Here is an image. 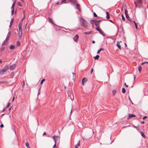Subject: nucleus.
Returning <instances> with one entry per match:
<instances>
[{
  "label": "nucleus",
  "instance_id": "25",
  "mask_svg": "<svg viewBox=\"0 0 148 148\" xmlns=\"http://www.w3.org/2000/svg\"><path fill=\"white\" fill-rule=\"evenodd\" d=\"M15 47L14 45H10V49H14Z\"/></svg>",
  "mask_w": 148,
  "mask_h": 148
},
{
  "label": "nucleus",
  "instance_id": "9",
  "mask_svg": "<svg viewBox=\"0 0 148 148\" xmlns=\"http://www.w3.org/2000/svg\"><path fill=\"white\" fill-rule=\"evenodd\" d=\"M70 2L74 5L76 4L77 2L76 0H69Z\"/></svg>",
  "mask_w": 148,
  "mask_h": 148
},
{
  "label": "nucleus",
  "instance_id": "30",
  "mask_svg": "<svg viewBox=\"0 0 148 148\" xmlns=\"http://www.w3.org/2000/svg\"><path fill=\"white\" fill-rule=\"evenodd\" d=\"M138 71H139V73H140L141 71L142 67L141 66H140L138 68Z\"/></svg>",
  "mask_w": 148,
  "mask_h": 148
},
{
  "label": "nucleus",
  "instance_id": "4",
  "mask_svg": "<svg viewBox=\"0 0 148 148\" xmlns=\"http://www.w3.org/2000/svg\"><path fill=\"white\" fill-rule=\"evenodd\" d=\"M79 36L78 35H75L73 38L75 42H77Z\"/></svg>",
  "mask_w": 148,
  "mask_h": 148
},
{
  "label": "nucleus",
  "instance_id": "34",
  "mask_svg": "<svg viewBox=\"0 0 148 148\" xmlns=\"http://www.w3.org/2000/svg\"><path fill=\"white\" fill-rule=\"evenodd\" d=\"M12 9L11 14H12V15L13 14L14 12V9L12 8V9Z\"/></svg>",
  "mask_w": 148,
  "mask_h": 148
},
{
  "label": "nucleus",
  "instance_id": "57",
  "mask_svg": "<svg viewBox=\"0 0 148 148\" xmlns=\"http://www.w3.org/2000/svg\"><path fill=\"white\" fill-rule=\"evenodd\" d=\"M92 42L93 43H95V41L94 40L92 41Z\"/></svg>",
  "mask_w": 148,
  "mask_h": 148
},
{
  "label": "nucleus",
  "instance_id": "29",
  "mask_svg": "<svg viewBox=\"0 0 148 148\" xmlns=\"http://www.w3.org/2000/svg\"><path fill=\"white\" fill-rule=\"evenodd\" d=\"M122 92L123 93H125V91H126L125 89L124 88H122Z\"/></svg>",
  "mask_w": 148,
  "mask_h": 148
},
{
  "label": "nucleus",
  "instance_id": "8",
  "mask_svg": "<svg viewBox=\"0 0 148 148\" xmlns=\"http://www.w3.org/2000/svg\"><path fill=\"white\" fill-rule=\"evenodd\" d=\"M127 10H125V16L126 18L128 20H129V16L127 14Z\"/></svg>",
  "mask_w": 148,
  "mask_h": 148
},
{
  "label": "nucleus",
  "instance_id": "23",
  "mask_svg": "<svg viewBox=\"0 0 148 148\" xmlns=\"http://www.w3.org/2000/svg\"><path fill=\"white\" fill-rule=\"evenodd\" d=\"M15 1H14V2L13 4H12V7L11 8V9L14 8L15 6Z\"/></svg>",
  "mask_w": 148,
  "mask_h": 148
},
{
  "label": "nucleus",
  "instance_id": "38",
  "mask_svg": "<svg viewBox=\"0 0 148 148\" xmlns=\"http://www.w3.org/2000/svg\"><path fill=\"white\" fill-rule=\"evenodd\" d=\"M121 16H122V20L123 21H125V18L124 17V16L123 15V14H122Z\"/></svg>",
  "mask_w": 148,
  "mask_h": 148
},
{
  "label": "nucleus",
  "instance_id": "22",
  "mask_svg": "<svg viewBox=\"0 0 148 148\" xmlns=\"http://www.w3.org/2000/svg\"><path fill=\"white\" fill-rule=\"evenodd\" d=\"M116 90H113L112 91V93L113 95H114L116 93Z\"/></svg>",
  "mask_w": 148,
  "mask_h": 148
},
{
  "label": "nucleus",
  "instance_id": "39",
  "mask_svg": "<svg viewBox=\"0 0 148 148\" xmlns=\"http://www.w3.org/2000/svg\"><path fill=\"white\" fill-rule=\"evenodd\" d=\"M9 38L6 37L5 41L7 43L8 40H9Z\"/></svg>",
  "mask_w": 148,
  "mask_h": 148
},
{
  "label": "nucleus",
  "instance_id": "5",
  "mask_svg": "<svg viewBox=\"0 0 148 148\" xmlns=\"http://www.w3.org/2000/svg\"><path fill=\"white\" fill-rule=\"evenodd\" d=\"M97 21V20H91L90 21V23L92 25H94V24H95L96 22Z\"/></svg>",
  "mask_w": 148,
  "mask_h": 148
},
{
  "label": "nucleus",
  "instance_id": "26",
  "mask_svg": "<svg viewBox=\"0 0 148 148\" xmlns=\"http://www.w3.org/2000/svg\"><path fill=\"white\" fill-rule=\"evenodd\" d=\"M99 58V56L98 55H97L95 57H94V59L98 60Z\"/></svg>",
  "mask_w": 148,
  "mask_h": 148
},
{
  "label": "nucleus",
  "instance_id": "32",
  "mask_svg": "<svg viewBox=\"0 0 148 148\" xmlns=\"http://www.w3.org/2000/svg\"><path fill=\"white\" fill-rule=\"evenodd\" d=\"M16 45L18 46H20L21 45V43L19 41H17L16 42Z\"/></svg>",
  "mask_w": 148,
  "mask_h": 148
},
{
  "label": "nucleus",
  "instance_id": "56",
  "mask_svg": "<svg viewBox=\"0 0 148 148\" xmlns=\"http://www.w3.org/2000/svg\"><path fill=\"white\" fill-rule=\"evenodd\" d=\"M40 89H39V90H38L39 92H38V95H39V94H40L39 92H40Z\"/></svg>",
  "mask_w": 148,
  "mask_h": 148
},
{
  "label": "nucleus",
  "instance_id": "60",
  "mask_svg": "<svg viewBox=\"0 0 148 148\" xmlns=\"http://www.w3.org/2000/svg\"><path fill=\"white\" fill-rule=\"evenodd\" d=\"M66 0H62V2H64V1H65Z\"/></svg>",
  "mask_w": 148,
  "mask_h": 148
},
{
  "label": "nucleus",
  "instance_id": "11",
  "mask_svg": "<svg viewBox=\"0 0 148 148\" xmlns=\"http://www.w3.org/2000/svg\"><path fill=\"white\" fill-rule=\"evenodd\" d=\"M101 21V20L97 21L96 22V23L95 24V25H96V27H99V21Z\"/></svg>",
  "mask_w": 148,
  "mask_h": 148
},
{
  "label": "nucleus",
  "instance_id": "16",
  "mask_svg": "<svg viewBox=\"0 0 148 148\" xmlns=\"http://www.w3.org/2000/svg\"><path fill=\"white\" fill-rule=\"evenodd\" d=\"M99 32L103 36H105V33L101 30H100Z\"/></svg>",
  "mask_w": 148,
  "mask_h": 148
},
{
  "label": "nucleus",
  "instance_id": "18",
  "mask_svg": "<svg viewBox=\"0 0 148 148\" xmlns=\"http://www.w3.org/2000/svg\"><path fill=\"white\" fill-rule=\"evenodd\" d=\"M48 20L51 23L53 24V20L52 18H48Z\"/></svg>",
  "mask_w": 148,
  "mask_h": 148
},
{
  "label": "nucleus",
  "instance_id": "45",
  "mask_svg": "<svg viewBox=\"0 0 148 148\" xmlns=\"http://www.w3.org/2000/svg\"><path fill=\"white\" fill-rule=\"evenodd\" d=\"M10 104V103H8L7 106L6 107V108H7L9 106Z\"/></svg>",
  "mask_w": 148,
  "mask_h": 148
},
{
  "label": "nucleus",
  "instance_id": "6",
  "mask_svg": "<svg viewBox=\"0 0 148 148\" xmlns=\"http://www.w3.org/2000/svg\"><path fill=\"white\" fill-rule=\"evenodd\" d=\"M16 65L15 64H12L10 66V70H13L16 67Z\"/></svg>",
  "mask_w": 148,
  "mask_h": 148
},
{
  "label": "nucleus",
  "instance_id": "13",
  "mask_svg": "<svg viewBox=\"0 0 148 148\" xmlns=\"http://www.w3.org/2000/svg\"><path fill=\"white\" fill-rule=\"evenodd\" d=\"M22 32H18V36L19 38V39H20L21 38L22 36Z\"/></svg>",
  "mask_w": 148,
  "mask_h": 148
},
{
  "label": "nucleus",
  "instance_id": "7",
  "mask_svg": "<svg viewBox=\"0 0 148 148\" xmlns=\"http://www.w3.org/2000/svg\"><path fill=\"white\" fill-rule=\"evenodd\" d=\"M122 41H117V43L116 44V46H117V47H118V48L121 50V46L120 45V43Z\"/></svg>",
  "mask_w": 148,
  "mask_h": 148
},
{
  "label": "nucleus",
  "instance_id": "2",
  "mask_svg": "<svg viewBox=\"0 0 148 148\" xmlns=\"http://www.w3.org/2000/svg\"><path fill=\"white\" fill-rule=\"evenodd\" d=\"M8 68V66L7 65H5L3 68L0 69V75H3L4 74L5 72L6 71Z\"/></svg>",
  "mask_w": 148,
  "mask_h": 148
},
{
  "label": "nucleus",
  "instance_id": "61",
  "mask_svg": "<svg viewBox=\"0 0 148 148\" xmlns=\"http://www.w3.org/2000/svg\"><path fill=\"white\" fill-rule=\"evenodd\" d=\"M145 123V122H144V121H143V122H141V123H142V124H143V123Z\"/></svg>",
  "mask_w": 148,
  "mask_h": 148
},
{
  "label": "nucleus",
  "instance_id": "40",
  "mask_svg": "<svg viewBox=\"0 0 148 148\" xmlns=\"http://www.w3.org/2000/svg\"><path fill=\"white\" fill-rule=\"evenodd\" d=\"M5 49V47H1L0 49V50L1 51H3Z\"/></svg>",
  "mask_w": 148,
  "mask_h": 148
},
{
  "label": "nucleus",
  "instance_id": "52",
  "mask_svg": "<svg viewBox=\"0 0 148 148\" xmlns=\"http://www.w3.org/2000/svg\"><path fill=\"white\" fill-rule=\"evenodd\" d=\"M59 3V2H57L56 3V5H58V4Z\"/></svg>",
  "mask_w": 148,
  "mask_h": 148
},
{
  "label": "nucleus",
  "instance_id": "42",
  "mask_svg": "<svg viewBox=\"0 0 148 148\" xmlns=\"http://www.w3.org/2000/svg\"><path fill=\"white\" fill-rule=\"evenodd\" d=\"M45 81V79H42V81H41V82H40V84H42L43 82H44V81Z\"/></svg>",
  "mask_w": 148,
  "mask_h": 148
},
{
  "label": "nucleus",
  "instance_id": "55",
  "mask_svg": "<svg viewBox=\"0 0 148 148\" xmlns=\"http://www.w3.org/2000/svg\"><path fill=\"white\" fill-rule=\"evenodd\" d=\"M2 62V60H0V63H1Z\"/></svg>",
  "mask_w": 148,
  "mask_h": 148
},
{
  "label": "nucleus",
  "instance_id": "50",
  "mask_svg": "<svg viewBox=\"0 0 148 148\" xmlns=\"http://www.w3.org/2000/svg\"><path fill=\"white\" fill-rule=\"evenodd\" d=\"M93 69L92 68V69L91 70V73H92V71H93Z\"/></svg>",
  "mask_w": 148,
  "mask_h": 148
},
{
  "label": "nucleus",
  "instance_id": "43",
  "mask_svg": "<svg viewBox=\"0 0 148 148\" xmlns=\"http://www.w3.org/2000/svg\"><path fill=\"white\" fill-rule=\"evenodd\" d=\"M93 15H94V17H97V15L96 14V13L95 12L94 13Z\"/></svg>",
  "mask_w": 148,
  "mask_h": 148
},
{
  "label": "nucleus",
  "instance_id": "27",
  "mask_svg": "<svg viewBox=\"0 0 148 148\" xmlns=\"http://www.w3.org/2000/svg\"><path fill=\"white\" fill-rule=\"evenodd\" d=\"M103 50V49H102V48H100L99 49L97 52V54H98L100 52V51H101V50Z\"/></svg>",
  "mask_w": 148,
  "mask_h": 148
},
{
  "label": "nucleus",
  "instance_id": "53",
  "mask_svg": "<svg viewBox=\"0 0 148 148\" xmlns=\"http://www.w3.org/2000/svg\"><path fill=\"white\" fill-rule=\"evenodd\" d=\"M145 64V62H143L141 64V65H143L144 64Z\"/></svg>",
  "mask_w": 148,
  "mask_h": 148
},
{
  "label": "nucleus",
  "instance_id": "28",
  "mask_svg": "<svg viewBox=\"0 0 148 148\" xmlns=\"http://www.w3.org/2000/svg\"><path fill=\"white\" fill-rule=\"evenodd\" d=\"M134 23L135 25L136 28L137 29H138V25H137L135 21H134Z\"/></svg>",
  "mask_w": 148,
  "mask_h": 148
},
{
  "label": "nucleus",
  "instance_id": "41",
  "mask_svg": "<svg viewBox=\"0 0 148 148\" xmlns=\"http://www.w3.org/2000/svg\"><path fill=\"white\" fill-rule=\"evenodd\" d=\"M6 43H7L6 42H5V41H3L2 43V46H3L5 45V44Z\"/></svg>",
  "mask_w": 148,
  "mask_h": 148
},
{
  "label": "nucleus",
  "instance_id": "35",
  "mask_svg": "<svg viewBox=\"0 0 148 148\" xmlns=\"http://www.w3.org/2000/svg\"><path fill=\"white\" fill-rule=\"evenodd\" d=\"M17 5L18 6H20L21 7L22 6V5L21 4V3L20 2H18V3H17Z\"/></svg>",
  "mask_w": 148,
  "mask_h": 148
},
{
  "label": "nucleus",
  "instance_id": "54",
  "mask_svg": "<svg viewBox=\"0 0 148 148\" xmlns=\"http://www.w3.org/2000/svg\"><path fill=\"white\" fill-rule=\"evenodd\" d=\"M46 134V133L45 132L43 134V135H45Z\"/></svg>",
  "mask_w": 148,
  "mask_h": 148
},
{
  "label": "nucleus",
  "instance_id": "58",
  "mask_svg": "<svg viewBox=\"0 0 148 148\" xmlns=\"http://www.w3.org/2000/svg\"><path fill=\"white\" fill-rule=\"evenodd\" d=\"M145 62V63H147L148 64V62Z\"/></svg>",
  "mask_w": 148,
  "mask_h": 148
},
{
  "label": "nucleus",
  "instance_id": "44",
  "mask_svg": "<svg viewBox=\"0 0 148 148\" xmlns=\"http://www.w3.org/2000/svg\"><path fill=\"white\" fill-rule=\"evenodd\" d=\"M0 127H1L2 128V127H3L4 126H3V124H1V125H0Z\"/></svg>",
  "mask_w": 148,
  "mask_h": 148
},
{
  "label": "nucleus",
  "instance_id": "24",
  "mask_svg": "<svg viewBox=\"0 0 148 148\" xmlns=\"http://www.w3.org/2000/svg\"><path fill=\"white\" fill-rule=\"evenodd\" d=\"M91 33V31H90L89 32H84V34H89Z\"/></svg>",
  "mask_w": 148,
  "mask_h": 148
},
{
  "label": "nucleus",
  "instance_id": "31",
  "mask_svg": "<svg viewBox=\"0 0 148 148\" xmlns=\"http://www.w3.org/2000/svg\"><path fill=\"white\" fill-rule=\"evenodd\" d=\"M96 29L99 32L101 30V29L100 28V27H96Z\"/></svg>",
  "mask_w": 148,
  "mask_h": 148
},
{
  "label": "nucleus",
  "instance_id": "1",
  "mask_svg": "<svg viewBox=\"0 0 148 148\" xmlns=\"http://www.w3.org/2000/svg\"><path fill=\"white\" fill-rule=\"evenodd\" d=\"M79 20L81 25L86 28L88 27V23L84 19L82 18H80Z\"/></svg>",
  "mask_w": 148,
  "mask_h": 148
},
{
  "label": "nucleus",
  "instance_id": "47",
  "mask_svg": "<svg viewBox=\"0 0 148 148\" xmlns=\"http://www.w3.org/2000/svg\"><path fill=\"white\" fill-rule=\"evenodd\" d=\"M56 143H55L54 145H53V148H55V147H56Z\"/></svg>",
  "mask_w": 148,
  "mask_h": 148
},
{
  "label": "nucleus",
  "instance_id": "59",
  "mask_svg": "<svg viewBox=\"0 0 148 148\" xmlns=\"http://www.w3.org/2000/svg\"><path fill=\"white\" fill-rule=\"evenodd\" d=\"M134 127L136 128H137V127L135 126H134Z\"/></svg>",
  "mask_w": 148,
  "mask_h": 148
},
{
  "label": "nucleus",
  "instance_id": "19",
  "mask_svg": "<svg viewBox=\"0 0 148 148\" xmlns=\"http://www.w3.org/2000/svg\"><path fill=\"white\" fill-rule=\"evenodd\" d=\"M106 18L107 19H109L110 18V16L109 13L107 12H106Z\"/></svg>",
  "mask_w": 148,
  "mask_h": 148
},
{
  "label": "nucleus",
  "instance_id": "62",
  "mask_svg": "<svg viewBox=\"0 0 148 148\" xmlns=\"http://www.w3.org/2000/svg\"><path fill=\"white\" fill-rule=\"evenodd\" d=\"M110 22H112V23H113V21H111V20H110Z\"/></svg>",
  "mask_w": 148,
  "mask_h": 148
},
{
  "label": "nucleus",
  "instance_id": "3",
  "mask_svg": "<svg viewBox=\"0 0 148 148\" xmlns=\"http://www.w3.org/2000/svg\"><path fill=\"white\" fill-rule=\"evenodd\" d=\"M59 138V137L58 136H54L53 137V139L56 143L57 141L58 140Z\"/></svg>",
  "mask_w": 148,
  "mask_h": 148
},
{
  "label": "nucleus",
  "instance_id": "48",
  "mask_svg": "<svg viewBox=\"0 0 148 148\" xmlns=\"http://www.w3.org/2000/svg\"><path fill=\"white\" fill-rule=\"evenodd\" d=\"M134 3L135 4V5H136V7H137V5L136 3V1H134Z\"/></svg>",
  "mask_w": 148,
  "mask_h": 148
},
{
  "label": "nucleus",
  "instance_id": "33",
  "mask_svg": "<svg viewBox=\"0 0 148 148\" xmlns=\"http://www.w3.org/2000/svg\"><path fill=\"white\" fill-rule=\"evenodd\" d=\"M140 133H141V136L145 138V135H144V133L142 132H141Z\"/></svg>",
  "mask_w": 148,
  "mask_h": 148
},
{
  "label": "nucleus",
  "instance_id": "51",
  "mask_svg": "<svg viewBox=\"0 0 148 148\" xmlns=\"http://www.w3.org/2000/svg\"><path fill=\"white\" fill-rule=\"evenodd\" d=\"M25 18V16H24V17L22 19L21 22H22V21H23V19Z\"/></svg>",
  "mask_w": 148,
  "mask_h": 148
},
{
  "label": "nucleus",
  "instance_id": "21",
  "mask_svg": "<svg viewBox=\"0 0 148 148\" xmlns=\"http://www.w3.org/2000/svg\"><path fill=\"white\" fill-rule=\"evenodd\" d=\"M22 22H20L19 23L18 25V28H22Z\"/></svg>",
  "mask_w": 148,
  "mask_h": 148
},
{
  "label": "nucleus",
  "instance_id": "20",
  "mask_svg": "<svg viewBox=\"0 0 148 148\" xmlns=\"http://www.w3.org/2000/svg\"><path fill=\"white\" fill-rule=\"evenodd\" d=\"M76 7L77 9L79 11L80 10V6L79 4H77L76 5Z\"/></svg>",
  "mask_w": 148,
  "mask_h": 148
},
{
  "label": "nucleus",
  "instance_id": "36",
  "mask_svg": "<svg viewBox=\"0 0 148 148\" xmlns=\"http://www.w3.org/2000/svg\"><path fill=\"white\" fill-rule=\"evenodd\" d=\"M25 145L27 147H29V145L28 143L26 142L25 143Z\"/></svg>",
  "mask_w": 148,
  "mask_h": 148
},
{
  "label": "nucleus",
  "instance_id": "12",
  "mask_svg": "<svg viewBox=\"0 0 148 148\" xmlns=\"http://www.w3.org/2000/svg\"><path fill=\"white\" fill-rule=\"evenodd\" d=\"M87 81V79L85 77L82 80V84L83 85H84V83H85Z\"/></svg>",
  "mask_w": 148,
  "mask_h": 148
},
{
  "label": "nucleus",
  "instance_id": "63",
  "mask_svg": "<svg viewBox=\"0 0 148 148\" xmlns=\"http://www.w3.org/2000/svg\"><path fill=\"white\" fill-rule=\"evenodd\" d=\"M14 97H13V100H12V101H14Z\"/></svg>",
  "mask_w": 148,
  "mask_h": 148
},
{
  "label": "nucleus",
  "instance_id": "49",
  "mask_svg": "<svg viewBox=\"0 0 148 148\" xmlns=\"http://www.w3.org/2000/svg\"><path fill=\"white\" fill-rule=\"evenodd\" d=\"M125 86L127 87H128V85H127L126 84V83H125Z\"/></svg>",
  "mask_w": 148,
  "mask_h": 148
},
{
  "label": "nucleus",
  "instance_id": "15",
  "mask_svg": "<svg viewBox=\"0 0 148 148\" xmlns=\"http://www.w3.org/2000/svg\"><path fill=\"white\" fill-rule=\"evenodd\" d=\"M13 21H14V19L13 18L11 20V21L10 22V25L9 26L10 28L11 27L12 25Z\"/></svg>",
  "mask_w": 148,
  "mask_h": 148
},
{
  "label": "nucleus",
  "instance_id": "64",
  "mask_svg": "<svg viewBox=\"0 0 148 148\" xmlns=\"http://www.w3.org/2000/svg\"><path fill=\"white\" fill-rule=\"evenodd\" d=\"M5 110V109H4L3 110V112H4Z\"/></svg>",
  "mask_w": 148,
  "mask_h": 148
},
{
  "label": "nucleus",
  "instance_id": "14",
  "mask_svg": "<svg viewBox=\"0 0 148 148\" xmlns=\"http://www.w3.org/2000/svg\"><path fill=\"white\" fill-rule=\"evenodd\" d=\"M80 141L79 140L77 143V144L75 146V148H78V147L80 145Z\"/></svg>",
  "mask_w": 148,
  "mask_h": 148
},
{
  "label": "nucleus",
  "instance_id": "10",
  "mask_svg": "<svg viewBox=\"0 0 148 148\" xmlns=\"http://www.w3.org/2000/svg\"><path fill=\"white\" fill-rule=\"evenodd\" d=\"M136 115L133 114H129V116L128 118V119H130L132 117H136Z\"/></svg>",
  "mask_w": 148,
  "mask_h": 148
},
{
  "label": "nucleus",
  "instance_id": "46",
  "mask_svg": "<svg viewBox=\"0 0 148 148\" xmlns=\"http://www.w3.org/2000/svg\"><path fill=\"white\" fill-rule=\"evenodd\" d=\"M147 118V116H144L143 118V120H144L145 119Z\"/></svg>",
  "mask_w": 148,
  "mask_h": 148
},
{
  "label": "nucleus",
  "instance_id": "37",
  "mask_svg": "<svg viewBox=\"0 0 148 148\" xmlns=\"http://www.w3.org/2000/svg\"><path fill=\"white\" fill-rule=\"evenodd\" d=\"M19 32H22V28H18Z\"/></svg>",
  "mask_w": 148,
  "mask_h": 148
},
{
  "label": "nucleus",
  "instance_id": "17",
  "mask_svg": "<svg viewBox=\"0 0 148 148\" xmlns=\"http://www.w3.org/2000/svg\"><path fill=\"white\" fill-rule=\"evenodd\" d=\"M11 34V32L10 31H9L7 35V37L9 38Z\"/></svg>",
  "mask_w": 148,
  "mask_h": 148
}]
</instances>
